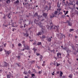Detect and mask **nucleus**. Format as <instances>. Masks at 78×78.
Here are the masks:
<instances>
[{"label":"nucleus","instance_id":"obj_1","mask_svg":"<svg viewBox=\"0 0 78 78\" xmlns=\"http://www.w3.org/2000/svg\"><path fill=\"white\" fill-rule=\"evenodd\" d=\"M41 30H42V32L40 31L38 32V33L37 34V36H39L41 35L42 34L44 33V27H43V26H41Z\"/></svg>","mask_w":78,"mask_h":78},{"label":"nucleus","instance_id":"obj_2","mask_svg":"<svg viewBox=\"0 0 78 78\" xmlns=\"http://www.w3.org/2000/svg\"><path fill=\"white\" fill-rule=\"evenodd\" d=\"M73 54L75 55H76L77 56H78V48L76 50H75L73 52Z\"/></svg>","mask_w":78,"mask_h":78},{"label":"nucleus","instance_id":"obj_3","mask_svg":"<svg viewBox=\"0 0 78 78\" xmlns=\"http://www.w3.org/2000/svg\"><path fill=\"white\" fill-rule=\"evenodd\" d=\"M4 51L5 52V54L7 55H9L10 53H11V51H6L5 50H4Z\"/></svg>","mask_w":78,"mask_h":78},{"label":"nucleus","instance_id":"obj_4","mask_svg":"<svg viewBox=\"0 0 78 78\" xmlns=\"http://www.w3.org/2000/svg\"><path fill=\"white\" fill-rule=\"evenodd\" d=\"M30 46H27V47H23V50H22V51H24L25 50H30Z\"/></svg>","mask_w":78,"mask_h":78},{"label":"nucleus","instance_id":"obj_5","mask_svg":"<svg viewBox=\"0 0 78 78\" xmlns=\"http://www.w3.org/2000/svg\"><path fill=\"white\" fill-rule=\"evenodd\" d=\"M54 30L56 29V31L57 32H59V26H55L54 27Z\"/></svg>","mask_w":78,"mask_h":78},{"label":"nucleus","instance_id":"obj_6","mask_svg":"<svg viewBox=\"0 0 78 78\" xmlns=\"http://www.w3.org/2000/svg\"><path fill=\"white\" fill-rule=\"evenodd\" d=\"M61 55H62V54L58 52L57 53V56L59 58H62Z\"/></svg>","mask_w":78,"mask_h":78},{"label":"nucleus","instance_id":"obj_7","mask_svg":"<svg viewBox=\"0 0 78 78\" xmlns=\"http://www.w3.org/2000/svg\"><path fill=\"white\" fill-rule=\"evenodd\" d=\"M8 66V63H7L6 62H4V65L1 66V67H7Z\"/></svg>","mask_w":78,"mask_h":78},{"label":"nucleus","instance_id":"obj_8","mask_svg":"<svg viewBox=\"0 0 78 78\" xmlns=\"http://www.w3.org/2000/svg\"><path fill=\"white\" fill-rule=\"evenodd\" d=\"M43 16H44V18H46L47 17V13H43Z\"/></svg>","mask_w":78,"mask_h":78},{"label":"nucleus","instance_id":"obj_9","mask_svg":"<svg viewBox=\"0 0 78 78\" xmlns=\"http://www.w3.org/2000/svg\"><path fill=\"white\" fill-rule=\"evenodd\" d=\"M24 36H26V37H28L29 36V34L27 32L26 34L24 33Z\"/></svg>","mask_w":78,"mask_h":78},{"label":"nucleus","instance_id":"obj_10","mask_svg":"<svg viewBox=\"0 0 78 78\" xmlns=\"http://www.w3.org/2000/svg\"><path fill=\"white\" fill-rule=\"evenodd\" d=\"M40 58V61H42V58H43V56H42V55H40V57H39Z\"/></svg>","mask_w":78,"mask_h":78},{"label":"nucleus","instance_id":"obj_11","mask_svg":"<svg viewBox=\"0 0 78 78\" xmlns=\"http://www.w3.org/2000/svg\"><path fill=\"white\" fill-rule=\"evenodd\" d=\"M47 40L48 42H51V39L50 37H49L48 38Z\"/></svg>","mask_w":78,"mask_h":78},{"label":"nucleus","instance_id":"obj_12","mask_svg":"<svg viewBox=\"0 0 78 78\" xmlns=\"http://www.w3.org/2000/svg\"><path fill=\"white\" fill-rule=\"evenodd\" d=\"M19 3V0H17L16 2H14V4L16 5V4H18Z\"/></svg>","mask_w":78,"mask_h":78},{"label":"nucleus","instance_id":"obj_13","mask_svg":"<svg viewBox=\"0 0 78 78\" xmlns=\"http://www.w3.org/2000/svg\"><path fill=\"white\" fill-rule=\"evenodd\" d=\"M22 44H23V45L24 46V47H26V46H25V41H23L22 42Z\"/></svg>","mask_w":78,"mask_h":78},{"label":"nucleus","instance_id":"obj_14","mask_svg":"<svg viewBox=\"0 0 78 78\" xmlns=\"http://www.w3.org/2000/svg\"><path fill=\"white\" fill-rule=\"evenodd\" d=\"M10 14H11V13H9L7 16L9 19H11V15H10Z\"/></svg>","mask_w":78,"mask_h":78},{"label":"nucleus","instance_id":"obj_15","mask_svg":"<svg viewBox=\"0 0 78 78\" xmlns=\"http://www.w3.org/2000/svg\"><path fill=\"white\" fill-rule=\"evenodd\" d=\"M73 76V75H72V74H71L68 76V77H69L70 78H72Z\"/></svg>","mask_w":78,"mask_h":78},{"label":"nucleus","instance_id":"obj_16","mask_svg":"<svg viewBox=\"0 0 78 78\" xmlns=\"http://www.w3.org/2000/svg\"><path fill=\"white\" fill-rule=\"evenodd\" d=\"M33 50H34V53H36V50H37V49H36V48H34L33 49Z\"/></svg>","mask_w":78,"mask_h":78},{"label":"nucleus","instance_id":"obj_17","mask_svg":"<svg viewBox=\"0 0 78 78\" xmlns=\"http://www.w3.org/2000/svg\"><path fill=\"white\" fill-rule=\"evenodd\" d=\"M63 73L62 71H60V76H62V75Z\"/></svg>","mask_w":78,"mask_h":78},{"label":"nucleus","instance_id":"obj_18","mask_svg":"<svg viewBox=\"0 0 78 78\" xmlns=\"http://www.w3.org/2000/svg\"><path fill=\"white\" fill-rule=\"evenodd\" d=\"M3 27H8V25L7 24L5 25L4 24H3Z\"/></svg>","mask_w":78,"mask_h":78},{"label":"nucleus","instance_id":"obj_19","mask_svg":"<svg viewBox=\"0 0 78 78\" xmlns=\"http://www.w3.org/2000/svg\"><path fill=\"white\" fill-rule=\"evenodd\" d=\"M24 72H23V74H25V75H27V74H28V73L27 72H25V69H24Z\"/></svg>","mask_w":78,"mask_h":78},{"label":"nucleus","instance_id":"obj_20","mask_svg":"<svg viewBox=\"0 0 78 78\" xmlns=\"http://www.w3.org/2000/svg\"><path fill=\"white\" fill-rule=\"evenodd\" d=\"M42 44V43L41 42H38L37 43V45H41Z\"/></svg>","mask_w":78,"mask_h":78},{"label":"nucleus","instance_id":"obj_21","mask_svg":"<svg viewBox=\"0 0 78 78\" xmlns=\"http://www.w3.org/2000/svg\"><path fill=\"white\" fill-rule=\"evenodd\" d=\"M7 78H10V77H11V75L10 74L7 75Z\"/></svg>","mask_w":78,"mask_h":78},{"label":"nucleus","instance_id":"obj_22","mask_svg":"<svg viewBox=\"0 0 78 78\" xmlns=\"http://www.w3.org/2000/svg\"><path fill=\"white\" fill-rule=\"evenodd\" d=\"M33 45H36V41H34V43H33Z\"/></svg>","mask_w":78,"mask_h":78},{"label":"nucleus","instance_id":"obj_23","mask_svg":"<svg viewBox=\"0 0 78 78\" xmlns=\"http://www.w3.org/2000/svg\"><path fill=\"white\" fill-rule=\"evenodd\" d=\"M73 30H74L73 29H70L69 30V31L70 32H71V31H73Z\"/></svg>","mask_w":78,"mask_h":78},{"label":"nucleus","instance_id":"obj_24","mask_svg":"<svg viewBox=\"0 0 78 78\" xmlns=\"http://www.w3.org/2000/svg\"><path fill=\"white\" fill-rule=\"evenodd\" d=\"M56 17V16H55V15H54L52 16L51 15L50 16V18H53V17Z\"/></svg>","mask_w":78,"mask_h":78},{"label":"nucleus","instance_id":"obj_25","mask_svg":"<svg viewBox=\"0 0 78 78\" xmlns=\"http://www.w3.org/2000/svg\"><path fill=\"white\" fill-rule=\"evenodd\" d=\"M72 23H71V22H69L68 25L69 26H72Z\"/></svg>","mask_w":78,"mask_h":78},{"label":"nucleus","instance_id":"obj_26","mask_svg":"<svg viewBox=\"0 0 78 78\" xmlns=\"http://www.w3.org/2000/svg\"><path fill=\"white\" fill-rule=\"evenodd\" d=\"M61 18H62V19H63V18H64V17H66V16L64 15H62L61 16Z\"/></svg>","mask_w":78,"mask_h":78},{"label":"nucleus","instance_id":"obj_27","mask_svg":"<svg viewBox=\"0 0 78 78\" xmlns=\"http://www.w3.org/2000/svg\"><path fill=\"white\" fill-rule=\"evenodd\" d=\"M10 2H11V1L10 0H7L6 1L7 3H8V4L9 3H10Z\"/></svg>","mask_w":78,"mask_h":78},{"label":"nucleus","instance_id":"obj_28","mask_svg":"<svg viewBox=\"0 0 78 78\" xmlns=\"http://www.w3.org/2000/svg\"><path fill=\"white\" fill-rule=\"evenodd\" d=\"M61 5V4H60L59 5V3L58 2L57 6V7H58V8H60V5Z\"/></svg>","mask_w":78,"mask_h":78},{"label":"nucleus","instance_id":"obj_29","mask_svg":"<svg viewBox=\"0 0 78 78\" xmlns=\"http://www.w3.org/2000/svg\"><path fill=\"white\" fill-rule=\"evenodd\" d=\"M37 20H36L35 19L34 21V23H36V24H37Z\"/></svg>","mask_w":78,"mask_h":78},{"label":"nucleus","instance_id":"obj_30","mask_svg":"<svg viewBox=\"0 0 78 78\" xmlns=\"http://www.w3.org/2000/svg\"><path fill=\"white\" fill-rule=\"evenodd\" d=\"M19 55H23V52H22V53H19Z\"/></svg>","mask_w":78,"mask_h":78},{"label":"nucleus","instance_id":"obj_31","mask_svg":"<svg viewBox=\"0 0 78 78\" xmlns=\"http://www.w3.org/2000/svg\"><path fill=\"white\" fill-rule=\"evenodd\" d=\"M18 47H21L22 45V44H21V43H19L18 44Z\"/></svg>","mask_w":78,"mask_h":78},{"label":"nucleus","instance_id":"obj_32","mask_svg":"<svg viewBox=\"0 0 78 78\" xmlns=\"http://www.w3.org/2000/svg\"><path fill=\"white\" fill-rule=\"evenodd\" d=\"M58 14V11H55L54 12V14Z\"/></svg>","mask_w":78,"mask_h":78},{"label":"nucleus","instance_id":"obj_33","mask_svg":"<svg viewBox=\"0 0 78 78\" xmlns=\"http://www.w3.org/2000/svg\"><path fill=\"white\" fill-rule=\"evenodd\" d=\"M61 9H57V11H59V12H60V11H61Z\"/></svg>","mask_w":78,"mask_h":78},{"label":"nucleus","instance_id":"obj_34","mask_svg":"<svg viewBox=\"0 0 78 78\" xmlns=\"http://www.w3.org/2000/svg\"><path fill=\"white\" fill-rule=\"evenodd\" d=\"M28 73L29 74H31V71L30 70H29L28 71Z\"/></svg>","mask_w":78,"mask_h":78},{"label":"nucleus","instance_id":"obj_35","mask_svg":"<svg viewBox=\"0 0 78 78\" xmlns=\"http://www.w3.org/2000/svg\"><path fill=\"white\" fill-rule=\"evenodd\" d=\"M50 51L51 52H55V50L53 49V50H50Z\"/></svg>","mask_w":78,"mask_h":78},{"label":"nucleus","instance_id":"obj_36","mask_svg":"<svg viewBox=\"0 0 78 78\" xmlns=\"http://www.w3.org/2000/svg\"><path fill=\"white\" fill-rule=\"evenodd\" d=\"M45 38V35H43L42 36V39H44Z\"/></svg>","mask_w":78,"mask_h":78},{"label":"nucleus","instance_id":"obj_37","mask_svg":"<svg viewBox=\"0 0 78 78\" xmlns=\"http://www.w3.org/2000/svg\"><path fill=\"white\" fill-rule=\"evenodd\" d=\"M4 16L3 17V19H6V15H5V14H4Z\"/></svg>","mask_w":78,"mask_h":78},{"label":"nucleus","instance_id":"obj_38","mask_svg":"<svg viewBox=\"0 0 78 78\" xmlns=\"http://www.w3.org/2000/svg\"><path fill=\"white\" fill-rule=\"evenodd\" d=\"M63 50H66V49H67V47H65V48H62Z\"/></svg>","mask_w":78,"mask_h":78},{"label":"nucleus","instance_id":"obj_39","mask_svg":"<svg viewBox=\"0 0 78 78\" xmlns=\"http://www.w3.org/2000/svg\"><path fill=\"white\" fill-rule=\"evenodd\" d=\"M31 76L32 77H33V76H35V74H31Z\"/></svg>","mask_w":78,"mask_h":78},{"label":"nucleus","instance_id":"obj_40","mask_svg":"<svg viewBox=\"0 0 78 78\" xmlns=\"http://www.w3.org/2000/svg\"><path fill=\"white\" fill-rule=\"evenodd\" d=\"M34 15L36 16H38V14H37V13H35Z\"/></svg>","mask_w":78,"mask_h":78},{"label":"nucleus","instance_id":"obj_41","mask_svg":"<svg viewBox=\"0 0 78 78\" xmlns=\"http://www.w3.org/2000/svg\"><path fill=\"white\" fill-rule=\"evenodd\" d=\"M20 63H16L18 67H20V65H19Z\"/></svg>","mask_w":78,"mask_h":78},{"label":"nucleus","instance_id":"obj_42","mask_svg":"<svg viewBox=\"0 0 78 78\" xmlns=\"http://www.w3.org/2000/svg\"><path fill=\"white\" fill-rule=\"evenodd\" d=\"M33 71L34 72H35V73H37L36 70L35 69H33Z\"/></svg>","mask_w":78,"mask_h":78},{"label":"nucleus","instance_id":"obj_43","mask_svg":"<svg viewBox=\"0 0 78 78\" xmlns=\"http://www.w3.org/2000/svg\"><path fill=\"white\" fill-rule=\"evenodd\" d=\"M67 61H68V63H69V64H71V63L69 61V60H67Z\"/></svg>","mask_w":78,"mask_h":78},{"label":"nucleus","instance_id":"obj_44","mask_svg":"<svg viewBox=\"0 0 78 78\" xmlns=\"http://www.w3.org/2000/svg\"><path fill=\"white\" fill-rule=\"evenodd\" d=\"M56 66L57 67H58L59 66V63H58L57 62L56 63Z\"/></svg>","mask_w":78,"mask_h":78},{"label":"nucleus","instance_id":"obj_45","mask_svg":"<svg viewBox=\"0 0 78 78\" xmlns=\"http://www.w3.org/2000/svg\"><path fill=\"white\" fill-rule=\"evenodd\" d=\"M59 34H56V36L58 37H59Z\"/></svg>","mask_w":78,"mask_h":78},{"label":"nucleus","instance_id":"obj_46","mask_svg":"<svg viewBox=\"0 0 78 78\" xmlns=\"http://www.w3.org/2000/svg\"><path fill=\"white\" fill-rule=\"evenodd\" d=\"M36 56H39L40 55V54L39 53H37V54L36 55Z\"/></svg>","mask_w":78,"mask_h":78},{"label":"nucleus","instance_id":"obj_47","mask_svg":"<svg viewBox=\"0 0 78 78\" xmlns=\"http://www.w3.org/2000/svg\"><path fill=\"white\" fill-rule=\"evenodd\" d=\"M17 58H18V59H20V56H16Z\"/></svg>","mask_w":78,"mask_h":78},{"label":"nucleus","instance_id":"obj_48","mask_svg":"<svg viewBox=\"0 0 78 78\" xmlns=\"http://www.w3.org/2000/svg\"><path fill=\"white\" fill-rule=\"evenodd\" d=\"M3 51V49L2 48H0V51Z\"/></svg>","mask_w":78,"mask_h":78},{"label":"nucleus","instance_id":"obj_49","mask_svg":"<svg viewBox=\"0 0 78 78\" xmlns=\"http://www.w3.org/2000/svg\"><path fill=\"white\" fill-rule=\"evenodd\" d=\"M35 62V60H34V61L33 60V61H32V62H31V63H34Z\"/></svg>","mask_w":78,"mask_h":78},{"label":"nucleus","instance_id":"obj_50","mask_svg":"<svg viewBox=\"0 0 78 78\" xmlns=\"http://www.w3.org/2000/svg\"><path fill=\"white\" fill-rule=\"evenodd\" d=\"M53 26H51V27L50 28V30H51V28H53Z\"/></svg>","mask_w":78,"mask_h":78},{"label":"nucleus","instance_id":"obj_51","mask_svg":"<svg viewBox=\"0 0 78 78\" xmlns=\"http://www.w3.org/2000/svg\"><path fill=\"white\" fill-rule=\"evenodd\" d=\"M62 78H66V76H62Z\"/></svg>","mask_w":78,"mask_h":78},{"label":"nucleus","instance_id":"obj_52","mask_svg":"<svg viewBox=\"0 0 78 78\" xmlns=\"http://www.w3.org/2000/svg\"><path fill=\"white\" fill-rule=\"evenodd\" d=\"M50 8H51V5H49V10H50Z\"/></svg>","mask_w":78,"mask_h":78},{"label":"nucleus","instance_id":"obj_53","mask_svg":"<svg viewBox=\"0 0 78 78\" xmlns=\"http://www.w3.org/2000/svg\"><path fill=\"white\" fill-rule=\"evenodd\" d=\"M6 43L4 44V47H6Z\"/></svg>","mask_w":78,"mask_h":78},{"label":"nucleus","instance_id":"obj_54","mask_svg":"<svg viewBox=\"0 0 78 78\" xmlns=\"http://www.w3.org/2000/svg\"><path fill=\"white\" fill-rule=\"evenodd\" d=\"M59 73V71H58L56 72L57 74H58V73Z\"/></svg>","mask_w":78,"mask_h":78},{"label":"nucleus","instance_id":"obj_55","mask_svg":"<svg viewBox=\"0 0 78 78\" xmlns=\"http://www.w3.org/2000/svg\"><path fill=\"white\" fill-rule=\"evenodd\" d=\"M41 73V71H39L38 73L39 74H40V73Z\"/></svg>","mask_w":78,"mask_h":78},{"label":"nucleus","instance_id":"obj_56","mask_svg":"<svg viewBox=\"0 0 78 78\" xmlns=\"http://www.w3.org/2000/svg\"><path fill=\"white\" fill-rule=\"evenodd\" d=\"M42 66H45V64H44V63L43 64H42Z\"/></svg>","mask_w":78,"mask_h":78},{"label":"nucleus","instance_id":"obj_57","mask_svg":"<svg viewBox=\"0 0 78 78\" xmlns=\"http://www.w3.org/2000/svg\"><path fill=\"white\" fill-rule=\"evenodd\" d=\"M53 64V63L52 62H51L50 64V65H51V66L52 64Z\"/></svg>","mask_w":78,"mask_h":78},{"label":"nucleus","instance_id":"obj_58","mask_svg":"<svg viewBox=\"0 0 78 78\" xmlns=\"http://www.w3.org/2000/svg\"><path fill=\"white\" fill-rule=\"evenodd\" d=\"M68 12H69V11H66V14H67L68 13Z\"/></svg>","mask_w":78,"mask_h":78},{"label":"nucleus","instance_id":"obj_59","mask_svg":"<svg viewBox=\"0 0 78 78\" xmlns=\"http://www.w3.org/2000/svg\"><path fill=\"white\" fill-rule=\"evenodd\" d=\"M54 65V66H56V62H55L54 63H53Z\"/></svg>","mask_w":78,"mask_h":78},{"label":"nucleus","instance_id":"obj_60","mask_svg":"<svg viewBox=\"0 0 78 78\" xmlns=\"http://www.w3.org/2000/svg\"><path fill=\"white\" fill-rule=\"evenodd\" d=\"M72 48H73V49H74V48L73 47V45L72 46Z\"/></svg>","mask_w":78,"mask_h":78},{"label":"nucleus","instance_id":"obj_61","mask_svg":"<svg viewBox=\"0 0 78 78\" xmlns=\"http://www.w3.org/2000/svg\"><path fill=\"white\" fill-rule=\"evenodd\" d=\"M69 21H66V23H69Z\"/></svg>","mask_w":78,"mask_h":78},{"label":"nucleus","instance_id":"obj_62","mask_svg":"<svg viewBox=\"0 0 78 78\" xmlns=\"http://www.w3.org/2000/svg\"><path fill=\"white\" fill-rule=\"evenodd\" d=\"M26 16L27 17H29V15H26Z\"/></svg>","mask_w":78,"mask_h":78},{"label":"nucleus","instance_id":"obj_63","mask_svg":"<svg viewBox=\"0 0 78 78\" xmlns=\"http://www.w3.org/2000/svg\"><path fill=\"white\" fill-rule=\"evenodd\" d=\"M76 4H77V5H78V1H77Z\"/></svg>","mask_w":78,"mask_h":78},{"label":"nucleus","instance_id":"obj_64","mask_svg":"<svg viewBox=\"0 0 78 78\" xmlns=\"http://www.w3.org/2000/svg\"><path fill=\"white\" fill-rule=\"evenodd\" d=\"M24 78H28V77H27V76H25Z\"/></svg>","mask_w":78,"mask_h":78}]
</instances>
